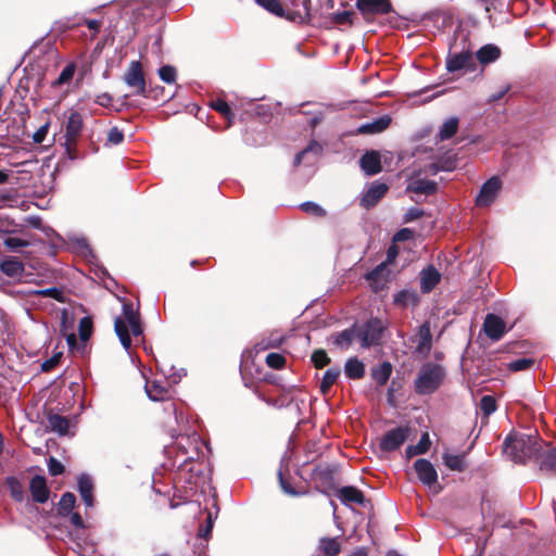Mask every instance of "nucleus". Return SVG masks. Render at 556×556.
Instances as JSON below:
<instances>
[{"mask_svg":"<svg viewBox=\"0 0 556 556\" xmlns=\"http://www.w3.org/2000/svg\"><path fill=\"white\" fill-rule=\"evenodd\" d=\"M144 389L148 397L151 401H165L170 397L169 389L160 381H147Z\"/></svg>","mask_w":556,"mask_h":556,"instance_id":"obj_19","label":"nucleus"},{"mask_svg":"<svg viewBox=\"0 0 556 556\" xmlns=\"http://www.w3.org/2000/svg\"><path fill=\"white\" fill-rule=\"evenodd\" d=\"M48 427L58 432L61 435H64L68 432L70 422L68 419L59 414H49L48 415Z\"/></svg>","mask_w":556,"mask_h":556,"instance_id":"obj_28","label":"nucleus"},{"mask_svg":"<svg viewBox=\"0 0 556 556\" xmlns=\"http://www.w3.org/2000/svg\"><path fill=\"white\" fill-rule=\"evenodd\" d=\"M124 140V134L117 127H112L108 132L106 144L117 146Z\"/></svg>","mask_w":556,"mask_h":556,"instance_id":"obj_50","label":"nucleus"},{"mask_svg":"<svg viewBox=\"0 0 556 556\" xmlns=\"http://www.w3.org/2000/svg\"><path fill=\"white\" fill-rule=\"evenodd\" d=\"M278 477H279L280 486H281V489L283 490L285 493H287L289 495H296L298 494L294 491V489L286 481L281 470H279Z\"/></svg>","mask_w":556,"mask_h":556,"instance_id":"obj_57","label":"nucleus"},{"mask_svg":"<svg viewBox=\"0 0 556 556\" xmlns=\"http://www.w3.org/2000/svg\"><path fill=\"white\" fill-rule=\"evenodd\" d=\"M3 244L11 251H16L21 248L29 245V241L17 237H8L3 240Z\"/></svg>","mask_w":556,"mask_h":556,"instance_id":"obj_46","label":"nucleus"},{"mask_svg":"<svg viewBox=\"0 0 556 556\" xmlns=\"http://www.w3.org/2000/svg\"><path fill=\"white\" fill-rule=\"evenodd\" d=\"M344 374L350 379H361L365 375V365L357 357L349 358L344 365Z\"/></svg>","mask_w":556,"mask_h":556,"instance_id":"obj_26","label":"nucleus"},{"mask_svg":"<svg viewBox=\"0 0 556 556\" xmlns=\"http://www.w3.org/2000/svg\"><path fill=\"white\" fill-rule=\"evenodd\" d=\"M483 330L493 341H498L506 332V323L494 314H488L484 318Z\"/></svg>","mask_w":556,"mask_h":556,"instance_id":"obj_10","label":"nucleus"},{"mask_svg":"<svg viewBox=\"0 0 556 556\" xmlns=\"http://www.w3.org/2000/svg\"><path fill=\"white\" fill-rule=\"evenodd\" d=\"M504 444V452L519 463L536 457L541 450L538 439L533 434L508 435Z\"/></svg>","mask_w":556,"mask_h":556,"instance_id":"obj_2","label":"nucleus"},{"mask_svg":"<svg viewBox=\"0 0 556 556\" xmlns=\"http://www.w3.org/2000/svg\"><path fill=\"white\" fill-rule=\"evenodd\" d=\"M125 84L134 89L135 96L148 97L146 78L139 61H131L123 77Z\"/></svg>","mask_w":556,"mask_h":556,"instance_id":"obj_4","label":"nucleus"},{"mask_svg":"<svg viewBox=\"0 0 556 556\" xmlns=\"http://www.w3.org/2000/svg\"><path fill=\"white\" fill-rule=\"evenodd\" d=\"M430 445H431V441H430L429 434L427 432H425L416 445H408L406 447V451H405L406 457L412 458L416 455L425 454L429 451Z\"/></svg>","mask_w":556,"mask_h":556,"instance_id":"obj_30","label":"nucleus"},{"mask_svg":"<svg viewBox=\"0 0 556 556\" xmlns=\"http://www.w3.org/2000/svg\"><path fill=\"white\" fill-rule=\"evenodd\" d=\"M78 331L80 340L86 342L92 333V320L90 317H83L79 320Z\"/></svg>","mask_w":556,"mask_h":556,"instance_id":"obj_38","label":"nucleus"},{"mask_svg":"<svg viewBox=\"0 0 556 556\" xmlns=\"http://www.w3.org/2000/svg\"><path fill=\"white\" fill-rule=\"evenodd\" d=\"M29 490L33 500L37 503H46L49 498V490L47 488L46 479L41 476H35L29 483Z\"/></svg>","mask_w":556,"mask_h":556,"instance_id":"obj_17","label":"nucleus"},{"mask_svg":"<svg viewBox=\"0 0 556 556\" xmlns=\"http://www.w3.org/2000/svg\"><path fill=\"white\" fill-rule=\"evenodd\" d=\"M256 1L261 7H263L270 13H274L279 16L283 14V9L278 0H256Z\"/></svg>","mask_w":556,"mask_h":556,"instance_id":"obj_43","label":"nucleus"},{"mask_svg":"<svg viewBox=\"0 0 556 556\" xmlns=\"http://www.w3.org/2000/svg\"><path fill=\"white\" fill-rule=\"evenodd\" d=\"M75 71H76V65L74 63H68L62 70L59 77L52 83V87L68 85L74 77Z\"/></svg>","mask_w":556,"mask_h":556,"instance_id":"obj_36","label":"nucleus"},{"mask_svg":"<svg viewBox=\"0 0 556 556\" xmlns=\"http://www.w3.org/2000/svg\"><path fill=\"white\" fill-rule=\"evenodd\" d=\"M387 191L388 186L386 184L379 181L372 182L361 200L362 206L366 208L375 206L384 197Z\"/></svg>","mask_w":556,"mask_h":556,"instance_id":"obj_12","label":"nucleus"},{"mask_svg":"<svg viewBox=\"0 0 556 556\" xmlns=\"http://www.w3.org/2000/svg\"><path fill=\"white\" fill-rule=\"evenodd\" d=\"M413 238V231L408 228H403L394 235V241H406Z\"/></svg>","mask_w":556,"mask_h":556,"instance_id":"obj_58","label":"nucleus"},{"mask_svg":"<svg viewBox=\"0 0 556 556\" xmlns=\"http://www.w3.org/2000/svg\"><path fill=\"white\" fill-rule=\"evenodd\" d=\"M78 491L87 507L93 506V483L89 476L83 473L78 477Z\"/></svg>","mask_w":556,"mask_h":556,"instance_id":"obj_22","label":"nucleus"},{"mask_svg":"<svg viewBox=\"0 0 556 556\" xmlns=\"http://www.w3.org/2000/svg\"><path fill=\"white\" fill-rule=\"evenodd\" d=\"M501 55V50L497 46L485 45L477 52V59L482 64H488L496 61Z\"/></svg>","mask_w":556,"mask_h":556,"instance_id":"obj_29","label":"nucleus"},{"mask_svg":"<svg viewBox=\"0 0 556 556\" xmlns=\"http://www.w3.org/2000/svg\"><path fill=\"white\" fill-rule=\"evenodd\" d=\"M542 470L556 472V448L551 450L541 464Z\"/></svg>","mask_w":556,"mask_h":556,"instance_id":"obj_47","label":"nucleus"},{"mask_svg":"<svg viewBox=\"0 0 556 556\" xmlns=\"http://www.w3.org/2000/svg\"><path fill=\"white\" fill-rule=\"evenodd\" d=\"M356 7L363 14H386L391 11L389 0H357Z\"/></svg>","mask_w":556,"mask_h":556,"instance_id":"obj_13","label":"nucleus"},{"mask_svg":"<svg viewBox=\"0 0 556 556\" xmlns=\"http://www.w3.org/2000/svg\"><path fill=\"white\" fill-rule=\"evenodd\" d=\"M1 271L9 277H17L24 273V265L17 257H8L0 263Z\"/></svg>","mask_w":556,"mask_h":556,"instance_id":"obj_25","label":"nucleus"},{"mask_svg":"<svg viewBox=\"0 0 556 556\" xmlns=\"http://www.w3.org/2000/svg\"><path fill=\"white\" fill-rule=\"evenodd\" d=\"M300 207L303 212L313 216L323 217L326 215V211L315 202H304Z\"/></svg>","mask_w":556,"mask_h":556,"instance_id":"obj_42","label":"nucleus"},{"mask_svg":"<svg viewBox=\"0 0 556 556\" xmlns=\"http://www.w3.org/2000/svg\"><path fill=\"white\" fill-rule=\"evenodd\" d=\"M424 215V211L418 208V207H410L405 216H404V220L405 223H409V222H413L415 219H418L419 217H421Z\"/></svg>","mask_w":556,"mask_h":556,"instance_id":"obj_55","label":"nucleus"},{"mask_svg":"<svg viewBox=\"0 0 556 556\" xmlns=\"http://www.w3.org/2000/svg\"><path fill=\"white\" fill-rule=\"evenodd\" d=\"M160 78L166 84H173L176 80L177 72L172 65H164L159 70Z\"/></svg>","mask_w":556,"mask_h":556,"instance_id":"obj_41","label":"nucleus"},{"mask_svg":"<svg viewBox=\"0 0 556 556\" xmlns=\"http://www.w3.org/2000/svg\"><path fill=\"white\" fill-rule=\"evenodd\" d=\"M386 268L387 263H381L366 275V280L376 292L382 290L387 286L388 275L386 274Z\"/></svg>","mask_w":556,"mask_h":556,"instance_id":"obj_15","label":"nucleus"},{"mask_svg":"<svg viewBox=\"0 0 556 556\" xmlns=\"http://www.w3.org/2000/svg\"><path fill=\"white\" fill-rule=\"evenodd\" d=\"M76 503V497L73 493L66 492L61 496V500L59 502V514L60 515H68L72 509L74 508Z\"/></svg>","mask_w":556,"mask_h":556,"instance_id":"obj_37","label":"nucleus"},{"mask_svg":"<svg viewBox=\"0 0 556 556\" xmlns=\"http://www.w3.org/2000/svg\"><path fill=\"white\" fill-rule=\"evenodd\" d=\"M48 129H49V123H46L45 125H42L34 135H33V140L36 142V143H41L45 141L46 139V136L48 134Z\"/></svg>","mask_w":556,"mask_h":556,"instance_id":"obj_56","label":"nucleus"},{"mask_svg":"<svg viewBox=\"0 0 556 556\" xmlns=\"http://www.w3.org/2000/svg\"><path fill=\"white\" fill-rule=\"evenodd\" d=\"M85 24L87 25V27L93 31V36L94 37L98 31L100 30V27L102 26V22L99 21V20H86L85 21Z\"/></svg>","mask_w":556,"mask_h":556,"instance_id":"obj_60","label":"nucleus"},{"mask_svg":"<svg viewBox=\"0 0 556 556\" xmlns=\"http://www.w3.org/2000/svg\"><path fill=\"white\" fill-rule=\"evenodd\" d=\"M321 150V146L318 142L312 141L304 150L295 155L294 165H300L304 160L309 164L315 163Z\"/></svg>","mask_w":556,"mask_h":556,"instance_id":"obj_21","label":"nucleus"},{"mask_svg":"<svg viewBox=\"0 0 556 556\" xmlns=\"http://www.w3.org/2000/svg\"><path fill=\"white\" fill-rule=\"evenodd\" d=\"M312 362L316 368H323L330 363V358L324 350H318L312 354Z\"/></svg>","mask_w":556,"mask_h":556,"instance_id":"obj_48","label":"nucleus"},{"mask_svg":"<svg viewBox=\"0 0 556 556\" xmlns=\"http://www.w3.org/2000/svg\"><path fill=\"white\" fill-rule=\"evenodd\" d=\"M94 102L101 106H109L112 102V97L109 93L104 92L98 94Z\"/></svg>","mask_w":556,"mask_h":556,"instance_id":"obj_59","label":"nucleus"},{"mask_svg":"<svg viewBox=\"0 0 556 556\" xmlns=\"http://www.w3.org/2000/svg\"><path fill=\"white\" fill-rule=\"evenodd\" d=\"M533 363L534 361L532 358H519L508 363L507 367L511 371H521L529 369Z\"/></svg>","mask_w":556,"mask_h":556,"instance_id":"obj_45","label":"nucleus"},{"mask_svg":"<svg viewBox=\"0 0 556 556\" xmlns=\"http://www.w3.org/2000/svg\"><path fill=\"white\" fill-rule=\"evenodd\" d=\"M397 254H399L397 248L394 245L390 247L387 251V260L383 263H387V266L389 264H392L394 262V260L396 258Z\"/></svg>","mask_w":556,"mask_h":556,"instance_id":"obj_61","label":"nucleus"},{"mask_svg":"<svg viewBox=\"0 0 556 556\" xmlns=\"http://www.w3.org/2000/svg\"><path fill=\"white\" fill-rule=\"evenodd\" d=\"M83 130V116L78 112H72L65 126V140L67 148L74 146Z\"/></svg>","mask_w":556,"mask_h":556,"instance_id":"obj_11","label":"nucleus"},{"mask_svg":"<svg viewBox=\"0 0 556 556\" xmlns=\"http://www.w3.org/2000/svg\"><path fill=\"white\" fill-rule=\"evenodd\" d=\"M359 163L361 168L368 176H372L381 172L380 155L377 151L365 153Z\"/></svg>","mask_w":556,"mask_h":556,"instance_id":"obj_16","label":"nucleus"},{"mask_svg":"<svg viewBox=\"0 0 556 556\" xmlns=\"http://www.w3.org/2000/svg\"><path fill=\"white\" fill-rule=\"evenodd\" d=\"M407 190L418 194H432L437 190V184L428 179H412Z\"/></svg>","mask_w":556,"mask_h":556,"instance_id":"obj_24","label":"nucleus"},{"mask_svg":"<svg viewBox=\"0 0 556 556\" xmlns=\"http://www.w3.org/2000/svg\"><path fill=\"white\" fill-rule=\"evenodd\" d=\"M11 199H12L11 192H9V191H0L1 208L3 207L4 203L10 201Z\"/></svg>","mask_w":556,"mask_h":556,"instance_id":"obj_64","label":"nucleus"},{"mask_svg":"<svg viewBox=\"0 0 556 556\" xmlns=\"http://www.w3.org/2000/svg\"><path fill=\"white\" fill-rule=\"evenodd\" d=\"M392 372V366L390 363L384 362L371 371L372 379L379 384L383 386L389 380Z\"/></svg>","mask_w":556,"mask_h":556,"instance_id":"obj_33","label":"nucleus"},{"mask_svg":"<svg viewBox=\"0 0 556 556\" xmlns=\"http://www.w3.org/2000/svg\"><path fill=\"white\" fill-rule=\"evenodd\" d=\"M114 330L125 350L131 345L130 334L139 337L142 334L139 313L131 303L123 304V313L114 320Z\"/></svg>","mask_w":556,"mask_h":556,"instance_id":"obj_1","label":"nucleus"},{"mask_svg":"<svg viewBox=\"0 0 556 556\" xmlns=\"http://www.w3.org/2000/svg\"><path fill=\"white\" fill-rule=\"evenodd\" d=\"M8 484L10 488L11 496L16 502H22L24 500V491L21 483L15 478H8Z\"/></svg>","mask_w":556,"mask_h":556,"instance_id":"obj_40","label":"nucleus"},{"mask_svg":"<svg viewBox=\"0 0 556 556\" xmlns=\"http://www.w3.org/2000/svg\"><path fill=\"white\" fill-rule=\"evenodd\" d=\"M476 1L484 5V11L488 15V18L491 21V10L493 8V1L492 0H476Z\"/></svg>","mask_w":556,"mask_h":556,"instance_id":"obj_63","label":"nucleus"},{"mask_svg":"<svg viewBox=\"0 0 556 556\" xmlns=\"http://www.w3.org/2000/svg\"><path fill=\"white\" fill-rule=\"evenodd\" d=\"M384 326L381 320L374 318L368 320L357 330V337L363 348L379 344Z\"/></svg>","mask_w":556,"mask_h":556,"instance_id":"obj_5","label":"nucleus"},{"mask_svg":"<svg viewBox=\"0 0 556 556\" xmlns=\"http://www.w3.org/2000/svg\"><path fill=\"white\" fill-rule=\"evenodd\" d=\"M458 118L457 117H450L447 118L441 126L440 130H439V138L440 140H447L450 138H452L456 132H457V129H458Z\"/></svg>","mask_w":556,"mask_h":556,"instance_id":"obj_34","label":"nucleus"},{"mask_svg":"<svg viewBox=\"0 0 556 556\" xmlns=\"http://www.w3.org/2000/svg\"><path fill=\"white\" fill-rule=\"evenodd\" d=\"M472 65V54L468 49L464 48L462 51H453V47L450 48V53L446 58V70L450 73L468 70Z\"/></svg>","mask_w":556,"mask_h":556,"instance_id":"obj_7","label":"nucleus"},{"mask_svg":"<svg viewBox=\"0 0 556 556\" xmlns=\"http://www.w3.org/2000/svg\"><path fill=\"white\" fill-rule=\"evenodd\" d=\"M480 409L485 417H489L496 410V401L491 395H483L480 401Z\"/></svg>","mask_w":556,"mask_h":556,"instance_id":"obj_39","label":"nucleus"},{"mask_svg":"<svg viewBox=\"0 0 556 556\" xmlns=\"http://www.w3.org/2000/svg\"><path fill=\"white\" fill-rule=\"evenodd\" d=\"M408 427L391 429L380 439V450L383 452H393L401 447V445L408 439Z\"/></svg>","mask_w":556,"mask_h":556,"instance_id":"obj_6","label":"nucleus"},{"mask_svg":"<svg viewBox=\"0 0 556 556\" xmlns=\"http://www.w3.org/2000/svg\"><path fill=\"white\" fill-rule=\"evenodd\" d=\"M338 497L344 505L358 504L365 502L364 494L355 486H343L338 491Z\"/></svg>","mask_w":556,"mask_h":556,"instance_id":"obj_20","label":"nucleus"},{"mask_svg":"<svg viewBox=\"0 0 556 556\" xmlns=\"http://www.w3.org/2000/svg\"><path fill=\"white\" fill-rule=\"evenodd\" d=\"M340 375L341 369L339 367H331L325 371L320 382V392L324 395L329 392L330 388L336 383Z\"/></svg>","mask_w":556,"mask_h":556,"instance_id":"obj_31","label":"nucleus"},{"mask_svg":"<svg viewBox=\"0 0 556 556\" xmlns=\"http://www.w3.org/2000/svg\"><path fill=\"white\" fill-rule=\"evenodd\" d=\"M48 469H49L50 475L58 476L64 471V466L56 458L50 457V459L48 462Z\"/></svg>","mask_w":556,"mask_h":556,"instance_id":"obj_53","label":"nucleus"},{"mask_svg":"<svg viewBox=\"0 0 556 556\" xmlns=\"http://www.w3.org/2000/svg\"><path fill=\"white\" fill-rule=\"evenodd\" d=\"M61 357H62V353L58 352V353L53 354L50 358L46 359L41 364L42 371H50L52 368H54L59 364Z\"/></svg>","mask_w":556,"mask_h":556,"instance_id":"obj_52","label":"nucleus"},{"mask_svg":"<svg viewBox=\"0 0 556 556\" xmlns=\"http://www.w3.org/2000/svg\"><path fill=\"white\" fill-rule=\"evenodd\" d=\"M212 108L216 112L220 113L225 118H227L229 121V123H231L232 113H231V110L226 101L217 99L216 101H214L212 103Z\"/></svg>","mask_w":556,"mask_h":556,"instance_id":"obj_44","label":"nucleus"},{"mask_svg":"<svg viewBox=\"0 0 556 556\" xmlns=\"http://www.w3.org/2000/svg\"><path fill=\"white\" fill-rule=\"evenodd\" d=\"M501 188V179L496 176L491 177L482 185L480 192L476 198V204L478 206H489L495 200Z\"/></svg>","mask_w":556,"mask_h":556,"instance_id":"obj_8","label":"nucleus"},{"mask_svg":"<svg viewBox=\"0 0 556 556\" xmlns=\"http://www.w3.org/2000/svg\"><path fill=\"white\" fill-rule=\"evenodd\" d=\"M445 376L442 366L433 363L425 364L415 381V390L419 394L433 393L441 384Z\"/></svg>","mask_w":556,"mask_h":556,"instance_id":"obj_3","label":"nucleus"},{"mask_svg":"<svg viewBox=\"0 0 556 556\" xmlns=\"http://www.w3.org/2000/svg\"><path fill=\"white\" fill-rule=\"evenodd\" d=\"M391 124V117L388 115L381 116L370 123L361 125L357 128L358 134H379L387 129Z\"/></svg>","mask_w":556,"mask_h":556,"instance_id":"obj_23","label":"nucleus"},{"mask_svg":"<svg viewBox=\"0 0 556 556\" xmlns=\"http://www.w3.org/2000/svg\"><path fill=\"white\" fill-rule=\"evenodd\" d=\"M415 471L420 482L428 488H432L437 484L438 472L434 466L425 458H419L414 463Z\"/></svg>","mask_w":556,"mask_h":556,"instance_id":"obj_9","label":"nucleus"},{"mask_svg":"<svg viewBox=\"0 0 556 556\" xmlns=\"http://www.w3.org/2000/svg\"><path fill=\"white\" fill-rule=\"evenodd\" d=\"M33 293L37 294V295H42V296H50L60 302L63 301V292L58 288H48V289L36 290Z\"/></svg>","mask_w":556,"mask_h":556,"instance_id":"obj_51","label":"nucleus"},{"mask_svg":"<svg viewBox=\"0 0 556 556\" xmlns=\"http://www.w3.org/2000/svg\"><path fill=\"white\" fill-rule=\"evenodd\" d=\"M443 462L451 470L463 471L465 469V455L444 453Z\"/></svg>","mask_w":556,"mask_h":556,"instance_id":"obj_35","label":"nucleus"},{"mask_svg":"<svg viewBox=\"0 0 556 556\" xmlns=\"http://www.w3.org/2000/svg\"><path fill=\"white\" fill-rule=\"evenodd\" d=\"M353 13L351 11H342L334 13L333 20L338 24H352Z\"/></svg>","mask_w":556,"mask_h":556,"instance_id":"obj_54","label":"nucleus"},{"mask_svg":"<svg viewBox=\"0 0 556 556\" xmlns=\"http://www.w3.org/2000/svg\"><path fill=\"white\" fill-rule=\"evenodd\" d=\"M71 522H72V525H74L77 528H84L85 527L83 518H81V516L78 513H73L71 515Z\"/></svg>","mask_w":556,"mask_h":556,"instance_id":"obj_62","label":"nucleus"},{"mask_svg":"<svg viewBox=\"0 0 556 556\" xmlns=\"http://www.w3.org/2000/svg\"><path fill=\"white\" fill-rule=\"evenodd\" d=\"M286 358L279 353H269L266 356V364L273 369H280L285 366Z\"/></svg>","mask_w":556,"mask_h":556,"instance_id":"obj_49","label":"nucleus"},{"mask_svg":"<svg viewBox=\"0 0 556 556\" xmlns=\"http://www.w3.org/2000/svg\"><path fill=\"white\" fill-rule=\"evenodd\" d=\"M419 295L414 290H402L394 295V304L401 307L416 306Z\"/></svg>","mask_w":556,"mask_h":556,"instance_id":"obj_27","label":"nucleus"},{"mask_svg":"<svg viewBox=\"0 0 556 556\" xmlns=\"http://www.w3.org/2000/svg\"><path fill=\"white\" fill-rule=\"evenodd\" d=\"M414 342L416 343V351L419 354H428L431 344H432V334L430 329V324L428 321L424 323L418 330V333L415 337Z\"/></svg>","mask_w":556,"mask_h":556,"instance_id":"obj_14","label":"nucleus"},{"mask_svg":"<svg viewBox=\"0 0 556 556\" xmlns=\"http://www.w3.org/2000/svg\"><path fill=\"white\" fill-rule=\"evenodd\" d=\"M441 274L433 267L429 266L420 273V289L422 293H429L440 282Z\"/></svg>","mask_w":556,"mask_h":556,"instance_id":"obj_18","label":"nucleus"},{"mask_svg":"<svg viewBox=\"0 0 556 556\" xmlns=\"http://www.w3.org/2000/svg\"><path fill=\"white\" fill-rule=\"evenodd\" d=\"M319 548L326 556H337L341 551V544L338 538H321Z\"/></svg>","mask_w":556,"mask_h":556,"instance_id":"obj_32","label":"nucleus"}]
</instances>
